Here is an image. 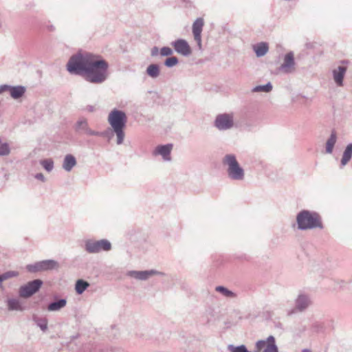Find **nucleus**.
Instances as JSON below:
<instances>
[{
    "mask_svg": "<svg viewBox=\"0 0 352 352\" xmlns=\"http://www.w3.org/2000/svg\"><path fill=\"white\" fill-rule=\"evenodd\" d=\"M67 67L70 73L81 74L87 80L94 83L103 82L107 76V63L90 53L72 56Z\"/></svg>",
    "mask_w": 352,
    "mask_h": 352,
    "instance_id": "1",
    "label": "nucleus"
},
{
    "mask_svg": "<svg viewBox=\"0 0 352 352\" xmlns=\"http://www.w3.org/2000/svg\"><path fill=\"white\" fill-rule=\"evenodd\" d=\"M127 121V118L124 112L113 109L110 112L108 116V122L112 127L117 136V143H122L124 138V129Z\"/></svg>",
    "mask_w": 352,
    "mask_h": 352,
    "instance_id": "2",
    "label": "nucleus"
},
{
    "mask_svg": "<svg viewBox=\"0 0 352 352\" xmlns=\"http://www.w3.org/2000/svg\"><path fill=\"white\" fill-rule=\"evenodd\" d=\"M298 228L301 230L321 228L322 223L320 217L316 213H311L309 211H302L297 216Z\"/></svg>",
    "mask_w": 352,
    "mask_h": 352,
    "instance_id": "3",
    "label": "nucleus"
},
{
    "mask_svg": "<svg viewBox=\"0 0 352 352\" xmlns=\"http://www.w3.org/2000/svg\"><path fill=\"white\" fill-rule=\"evenodd\" d=\"M223 163L228 166V173L231 178L237 180H240L243 178V170L240 167L234 155H226L223 159Z\"/></svg>",
    "mask_w": 352,
    "mask_h": 352,
    "instance_id": "4",
    "label": "nucleus"
},
{
    "mask_svg": "<svg viewBox=\"0 0 352 352\" xmlns=\"http://www.w3.org/2000/svg\"><path fill=\"white\" fill-rule=\"evenodd\" d=\"M111 248L110 242L105 239L86 243V250L90 253L99 252L101 250L108 251Z\"/></svg>",
    "mask_w": 352,
    "mask_h": 352,
    "instance_id": "5",
    "label": "nucleus"
},
{
    "mask_svg": "<svg viewBox=\"0 0 352 352\" xmlns=\"http://www.w3.org/2000/svg\"><path fill=\"white\" fill-rule=\"evenodd\" d=\"M41 285L42 281L38 279L29 282L20 288V296L25 298L30 297L39 289Z\"/></svg>",
    "mask_w": 352,
    "mask_h": 352,
    "instance_id": "6",
    "label": "nucleus"
},
{
    "mask_svg": "<svg viewBox=\"0 0 352 352\" xmlns=\"http://www.w3.org/2000/svg\"><path fill=\"white\" fill-rule=\"evenodd\" d=\"M215 126L220 130H225L233 126V116L232 114L219 115L215 120Z\"/></svg>",
    "mask_w": 352,
    "mask_h": 352,
    "instance_id": "7",
    "label": "nucleus"
},
{
    "mask_svg": "<svg viewBox=\"0 0 352 352\" xmlns=\"http://www.w3.org/2000/svg\"><path fill=\"white\" fill-rule=\"evenodd\" d=\"M204 25V21L202 18L197 19L192 24V34L195 41L197 42L199 49L202 47L201 44V32Z\"/></svg>",
    "mask_w": 352,
    "mask_h": 352,
    "instance_id": "8",
    "label": "nucleus"
},
{
    "mask_svg": "<svg viewBox=\"0 0 352 352\" xmlns=\"http://www.w3.org/2000/svg\"><path fill=\"white\" fill-rule=\"evenodd\" d=\"M258 350L264 349L263 352H278V348L275 344V339L270 336L267 340H260L256 343Z\"/></svg>",
    "mask_w": 352,
    "mask_h": 352,
    "instance_id": "9",
    "label": "nucleus"
},
{
    "mask_svg": "<svg viewBox=\"0 0 352 352\" xmlns=\"http://www.w3.org/2000/svg\"><path fill=\"white\" fill-rule=\"evenodd\" d=\"M175 50L179 54L187 56L192 53L190 46L188 42L184 39H178L172 43Z\"/></svg>",
    "mask_w": 352,
    "mask_h": 352,
    "instance_id": "10",
    "label": "nucleus"
},
{
    "mask_svg": "<svg viewBox=\"0 0 352 352\" xmlns=\"http://www.w3.org/2000/svg\"><path fill=\"white\" fill-rule=\"evenodd\" d=\"M57 266V263L54 261H45L36 263L34 265H28V269L30 272H37L41 270H51Z\"/></svg>",
    "mask_w": 352,
    "mask_h": 352,
    "instance_id": "11",
    "label": "nucleus"
},
{
    "mask_svg": "<svg viewBox=\"0 0 352 352\" xmlns=\"http://www.w3.org/2000/svg\"><path fill=\"white\" fill-rule=\"evenodd\" d=\"M6 90H9L11 96L14 99L21 98L25 93L24 87L21 86L11 87L8 85H3L0 87V93Z\"/></svg>",
    "mask_w": 352,
    "mask_h": 352,
    "instance_id": "12",
    "label": "nucleus"
},
{
    "mask_svg": "<svg viewBox=\"0 0 352 352\" xmlns=\"http://www.w3.org/2000/svg\"><path fill=\"white\" fill-rule=\"evenodd\" d=\"M172 148H173V145L170 144H166V145L158 146L154 150L153 154L155 155H161L163 157L164 160H170V154Z\"/></svg>",
    "mask_w": 352,
    "mask_h": 352,
    "instance_id": "13",
    "label": "nucleus"
},
{
    "mask_svg": "<svg viewBox=\"0 0 352 352\" xmlns=\"http://www.w3.org/2000/svg\"><path fill=\"white\" fill-rule=\"evenodd\" d=\"M294 60L292 53H288L285 55L284 63L280 66V69L285 73L291 72L294 70Z\"/></svg>",
    "mask_w": 352,
    "mask_h": 352,
    "instance_id": "14",
    "label": "nucleus"
},
{
    "mask_svg": "<svg viewBox=\"0 0 352 352\" xmlns=\"http://www.w3.org/2000/svg\"><path fill=\"white\" fill-rule=\"evenodd\" d=\"M346 71V67L344 66H339L337 69H334L333 72V79L338 86L342 85V81L344 74Z\"/></svg>",
    "mask_w": 352,
    "mask_h": 352,
    "instance_id": "15",
    "label": "nucleus"
},
{
    "mask_svg": "<svg viewBox=\"0 0 352 352\" xmlns=\"http://www.w3.org/2000/svg\"><path fill=\"white\" fill-rule=\"evenodd\" d=\"M253 49L257 56H264L268 51L269 47L267 43H260L253 46Z\"/></svg>",
    "mask_w": 352,
    "mask_h": 352,
    "instance_id": "16",
    "label": "nucleus"
},
{
    "mask_svg": "<svg viewBox=\"0 0 352 352\" xmlns=\"http://www.w3.org/2000/svg\"><path fill=\"white\" fill-rule=\"evenodd\" d=\"M76 159L72 155H67L65 156L64 162H63V168L67 171L71 170V169L76 165Z\"/></svg>",
    "mask_w": 352,
    "mask_h": 352,
    "instance_id": "17",
    "label": "nucleus"
},
{
    "mask_svg": "<svg viewBox=\"0 0 352 352\" xmlns=\"http://www.w3.org/2000/svg\"><path fill=\"white\" fill-rule=\"evenodd\" d=\"M352 157V144H349L347 145L345 151H344L342 160H341V164L342 166L346 165L349 160H351Z\"/></svg>",
    "mask_w": 352,
    "mask_h": 352,
    "instance_id": "18",
    "label": "nucleus"
},
{
    "mask_svg": "<svg viewBox=\"0 0 352 352\" xmlns=\"http://www.w3.org/2000/svg\"><path fill=\"white\" fill-rule=\"evenodd\" d=\"M157 272L154 270L142 271V272H133V275L134 277L141 280H145L149 276L156 274Z\"/></svg>",
    "mask_w": 352,
    "mask_h": 352,
    "instance_id": "19",
    "label": "nucleus"
},
{
    "mask_svg": "<svg viewBox=\"0 0 352 352\" xmlns=\"http://www.w3.org/2000/svg\"><path fill=\"white\" fill-rule=\"evenodd\" d=\"M146 72L149 76L152 78H156L160 74L159 66L155 64H152L148 67Z\"/></svg>",
    "mask_w": 352,
    "mask_h": 352,
    "instance_id": "20",
    "label": "nucleus"
},
{
    "mask_svg": "<svg viewBox=\"0 0 352 352\" xmlns=\"http://www.w3.org/2000/svg\"><path fill=\"white\" fill-rule=\"evenodd\" d=\"M336 142V135L334 132H333L331 135V137L327 142L326 150L327 152L331 153L333 151V146Z\"/></svg>",
    "mask_w": 352,
    "mask_h": 352,
    "instance_id": "21",
    "label": "nucleus"
},
{
    "mask_svg": "<svg viewBox=\"0 0 352 352\" xmlns=\"http://www.w3.org/2000/svg\"><path fill=\"white\" fill-rule=\"evenodd\" d=\"M89 284L82 280H78L76 283V291L78 294H81L88 287Z\"/></svg>",
    "mask_w": 352,
    "mask_h": 352,
    "instance_id": "22",
    "label": "nucleus"
},
{
    "mask_svg": "<svg viewBox=\"0 0 352 352\" xmlns=\"http://www.w3.org/2000/svg\"><path fill=\"white\" fill-rule=\"evenodd\" d=\"M66 305V300H60L57 302H52L48 306V310L49 311H56L60 309V308H63Z\"/></svg>",
    "mask_w": 352,
    "mask_h": 352,
    "instance_id": "23",
    "label": "nucleus"
},
{
    "mask_svg": "<svg viewBox=\"0 0 352 352\" xmlns=\"http://www.w3.org/2000/svg\"><path fill=\"white\" fill-rule=\"evenodd\" d=\"M216 291L221 293L223 295H224L226 297L234 298L236 296L234 293H233L232 292L228 290V289H226L222 286L217 287Z\"/></svg>",
    "mask_w": 352,
    "mask_h": 352,
    "instance_id": "24",
    "label": "nucleus"
},
{
    "mask_svg": "<svg viewBox=\"0 0 352 352\" xmlns=\"http://www.w3.org/2000/svg\"><path fill=\"white\" fill-rule=\"evenodd\" d=\"M8 307L10 310H22L19 301L16 299H11L8 300Z\"/></svg>",
    "mask_w": 352,
    "mask_h": 352,
    "instance_id": "25",
    "label": "nucleus"
},
{
    "mask_svg": "<svg viewBox=\"0 0 352 352\" xmlns=\"http://www.w3.org/2000/svg\"><path fill=\"white\" fill-rule=\"evenodd\" d=\"M297 303L299 309L302 310L308 305V300L305 296H300L297 300Z\"/></svg>",
    "mask_w": 352,
    "mask_h": 352,
    "instance_id": "26",
    "label": "nucleus"
},
{
    "mask_svg": "<svg viewBox=\"0 0 352 352\" xmlns=\"http://www.w3.org/2000/svg\"><path fill=\"white\" fill-rule=\"evenodd\" d=\"M41 164L47 171L52 170L54 167V163L52 160H44L41 161Z\"/></svg>",
    "mask_w": 352,
    "mask_h": 352,
    "instance_id": "27",
    "label": "nucleus"
},
{
    "mask_svg": "<svg viewBox=\"0 0 352 352\" xmlns=\"http://www.w3.org/2000/svg\"><path fill=\"white\" fill-rule=\"evenodd\" d=\"M272 87L270 83L267 84L266 85L263 86H257L254 89V91H264V92H268L271 91Z\"/></svg>",
    "mask_w": 352,
    "mask_h": 352,
    "instance_id": "28",
    "label": "nucleus"
},
{
    "mask_svg": "<svg viewBox=\"0 0 352 352\" xmlns=\"http://www.w3.org/2000/svg\"><path fill=\"white\" fill-rule=\"evenodd\" d=\"M178 60L175 56L168 58L165 61V65L167 67H173L177 64Z\"/></svg>",
    "mask_w": 352,
    "mask_h": 352,
    "instance_id": "29",
    "label": "nucleus"
},
{
    "mask_svg": "<svg viewBox=\"0 0 352 352\" xmlns=\"http://www.w3.org/2000/svg\"><path fill=\"white\" fill-rule=\"evenodd\" d=\"M17 275H18V272H14V271L8 272L2 274L1 276H0V282L2 280H6L9 278H11L13 276H16Z\"/></svg>",
    "mask_w": 352,
    "mask_h": 352,
    "instance_id": "30",
    "label": "nucleus"
},
{
    "mask_svg": "<svg viewBox=\"0 0 352 352\" xmlns=\"http://www.w3.org/2000/svg\"><path fill=\"white\" fill-rule=\"evenodd\" d=\"M10 153L8 145L6 143L3 144L0 142V155H6Z\"/></svg>",
    "mask_w": 352,
    "mask_h": 352,
    "instance_id": "31",
    "label": "nucleus"
},
{
    "mask_svg": "<svg viewBox=\"0 0 352 352\" xmlns=\"http://www.w3.org/2000/svg\"><path fill=\"white\" fill-rule=\"evenodd\" d=\"M229 349L231 352H249L243 345L236 347L230 346Z\"/></svg>",
    "mask_w": 352,
    "mask_h": 352,
    "instance_id": "32",
    "label": "nucleus"
},
{
    "mask_svg": "<svg viewBox=\"0 0 352 352\" xmlns=\"http://www.w3.org/2000/svg\"><path fill=\"white\" fill-rule=\"evenodd\" d=\"M173 54V50L169 47H164L160 50V54L162 56H170Z\"/></svg>",
    "mask_w": 352,
    "mask_h": 352,
    "instance_id": "33",
    "label": "nucleus"
},
{
    "mask_svg": "<svg viewBox=\"0 0 352 352\" xmlns=\"http://www.w3.org/2000/svg\"><path fill=\"white\" fill-rule=\"evenodd\" d=\"M78 125H79V127L85 128L87 126V123L86 120H82V121L78 122Z\"/></svg>",
    "mask_w": 352,
    "mask_h": 352,
    "instance_id": "34",
    "label": "nucleus"
},
{
    "mask_svg": "<svg viewBox=\"0 0 352 352\" xmlns=\"http://www.w3.org/2000/svg\"><path fill=\"white\" fill-rule=\"evenodd\" d=\"M157 54H158V49H157V47H153V48L151 50V55H152L153 56H154L157 55Z\"/></svg>",
    "mask_w": 352,
    "mask_h": 352,
    "instance_id": "35",
    "label": "nucleus"
},
{
    "mask_svg": "<svg viewBox=\"0 0 352 352\" xmlns=\"http://www.w3.org/2000/svg\"><path fill=\"white\" fill-rule=\"evenodd\" d=\"M35 177H36V179H38L41 180V181H44V179H45L44 175H43L42 173H38V174L35 176Z\"/></svg>",
    "mask_w": 352,
    "mask_h": 352,
    "instance_id": "36",
    "label": "nucleus"
},
{
    "mask_svg": "<svg viewBox=\"0 0 352 352\" xmlns=\"http://www.w3.org/2000/svg\"><path fill=\"white\" fill-rule=\"evenodd\" d=\"M41 329H42L43 330H45V329H47V324H43V325H41Z\"/></svg>",
    "mask_w": 352,
    "mask_h": 352,
    "instance_id": "37",
    "label": "nucleus"
},
{
    "mask_svg": "<svg viewBox=\"0 0 352 352\" xmlns=\"http://www.w3.org/2000/svg\"><path fill=\"white\" fill-rule=\"evenodd\" d=\"M302 352H311V351L310 350L305 349V350H303Z\"/></svg>",
    "mask_w": 352,
    "mask_h": 352,
    "instance_id": "38",
    "label": "nucleus"
}]
</instances>
